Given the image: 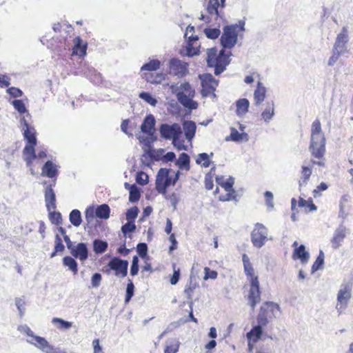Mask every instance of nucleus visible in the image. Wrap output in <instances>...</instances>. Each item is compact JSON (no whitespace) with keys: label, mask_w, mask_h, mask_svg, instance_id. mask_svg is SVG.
<instances>
[{"label":"nucleus","mask_w":353,"mask_h":353,"mask_svg":"<svg viewBox=\"0 0 353 353\" xmlns=\"http://www.w3.org/2000/svg\"><path fill=\"white\" fill-rule=\"evenodd\" d=\"M325 137L321 128V123L319 119H315L311 125V135L309 150L312 157L316 159L304 161L301 169V176L299 181V187L305 185L310 180L312 174V167L317 165L321 167L325 166Z\"/></svg>","instance_id":"1"},{"label":"nucleus","mask_w":353,"mask_h":353,"mask_svg":"<svg viewBox=\"0 0 353 353\" xmlns=\"http://www.w3.org/2000/svg\"><path fill=\"white\" fill-rule=\"evenodd\" d=\"M242 261L244 273L250 282V289L247 295L248 304L252 310H254L256 305L261 301V290L259 276L255 274L254 269L248 256L243 254Z\"/></svg>","instance_id":"2"},{"label":"nucleus","mask_w":353,"mask_h":353,"mask_svg":"<svg viewBox=\"0 0 353 353\" xmlns=\"http://www.w3.org/2000/svg\"><path fill=\"white\" fill-rule=\"evenodd\" d=\"M24 126L26 128L23 130V135L27 143L23 150V154L26 165L31 168L33 161L37 157L35 153V147L37 143L36 130L33 127L30 126L26 121ZM30 170L33 173L32 169L30 168Z\"/></svg>","instance_id":"3"},{"label":"nucleus","mask_w":353,"mask_h":353,"mask_svg":"<svg viewBox=\"0 0 353 353\" xmlns=\"http://www.w3.org/2000/svg\"><path fill=\"white\" fill-rule=\"evenodd\" d=\"M161 63L158 59H152L143 64L141 68V77L147 82L152 84H159L165 80V74L157 72L160 68Z\"/></svg>","instance_id":"4"},{"label":"nucleus","mask_w":353,"mask_h":353,"mask_svg":"<svg viewBox=\"0 0 353 353\" xmlns=\"http://www.w3.org/2000/svg\"><path fill=\"white\" fill-rule=\"evenodd\" d=\"M216 182L218 185L214 193L218 194V199L221 201H230L236 200V194L235 190L233 188L234 183V179L230 177L227 180L224 179V177L216 176Z\"/></svg>","instance_id":"5"},{"label":"nucleus","mask_w":353,"mask_h":353,"mask_svg":"<svg viewBox=\"0 0 353 353\" xmlns=\"http://www.w3.org/2000/svg\"><path fill=\"white\" fill-rule=\"evenodd\" d=\"M172 170L167 168H161L157 176L156 190L157 191L167 197V188L170 185H174L179 179V171L173 172L174 176L170 175Z\"/></svg>","instance_id":"6"},{"label":"nucleus","mask_w":353,"mask_h":353,"mask_svg":"<svg viewBox=\"0 0 353 353\" xmlns=\"http://www.w3.org/2000/svg\"><path fill=\"white\" fill-rule=\"evenodd\" d=\"M244 21H239L238 24L225 26L221 37V43L224 48H232L237 41L238 34L244 31Z\"/></svg>","instance_id":"7"},{"label":"nucleus","mask_w":353,"mask_h":353,"mask_svg":"<svg viewBox=\"0 0 353 353\" xmlns=\"http://www.w3.org/2000/svg\"><path fill=\"white\" fill-rule=\"evenodd\" d=\"M229 56L225 54L223 50H221L217 54L216 48L209 49L208 51L207 63L208 66L214 68L215 74L222 72L225 66L229 63Z\"/></svg>","instance_id":"8"},{"label":"nucleus","mask_w":353,"mask_h":353,"mask_svg":"<svg viewBox=\"0 0 353 353\" xmlns=\"http://www.w3.org/2000/svg\"><path fill=\"white\" fill-rule=\"evenodd\" d=\"M161 136L168 140H172V143L179 148L183 146V141L181 139L182 130L179 124L174 123L172 125L162 124L159 128Z\"/></svg>","instance_id":"9"},{"label":"nucleus","mask_w":353,"mask_h":353,"mask_svg":"<svg viewBox=\"0 0 353 353\" xmlns=\"http://www.w3.org/2000/svg\"><path fill=\"white\" fill-rule=\"evenodd\" d=\"M22 331L30 337L28 342L34 345L45 353H65L50 345L47 340L41 336H36L28 326L22 327Z\"/></svg>","instance_id":"10"},{"label":"nucleus","mask_w":353,"mask_h":353,"mask_svg":"<svg viewBox=\"0 0 353 353\" xmlns=\"http://www.w3.org/2000/svg\"><path fill=\"white\" fill-rule=\"evenodd\" d=\"M180 92L177 94L179 102L185 108L195 110L198 108V103L193 101L195 90L188 82L182 83L179 87Z\"/></svg>","instance_id":"11"},{"label":"nucleus","mask_w":353,"mask_h":353,"mask_svg":"<svg viewBox=\"0 0 353 353\" xmlns=\"http://www.w3.org/2000/svg\"><path fill=\"white\" fill-rule=\"evenodd\" d=\"M280 309L279 304L272 301H265L260 307L256 318L258 323L266 325L270 320L276 318V313L280 312Z\"/></svg>","instance_id":"12"},{"label":"nucleus","mask_w":353,"mask_h":353,"mask_svg":"<svg viewBox=\"0 0 353 353\" xmlns=\"http://www.w3.org/2000/svg\"><path fill=\"white\" fill-rule=\"evenodd\" d=\"M352 283L347 282L343 283L341 286V289L339 290L337 294V310L341 312L344 311L347 305L348 302L352 297Z\"/></svg>","instance_id":"13"},{"label":"nucleus","mask_w":353,"mask_h":353,"mask_svg":"<svg viewBox=\"0 0 353 353\" xmlns=\"http://www.w3.org/2000/svg\"><path fill=\"white\" fill-rule=\"evenodd\" d=\"M106 267L107 269L104 272L107 274H110V270H113L115 276L123 278L128 274V262L118 257H113Z\"/></svg>","instance_id":"14"},{"label":"nucleus","mask_w":353,"mask_h":353,"mask_svg":"<svg viewBox=\"0 0 353 353\" xmlns=\"http://www.w3.org/2000/svg\"><path fill=\"white\" fill-rule=\"evenodd\" d=\"M268 231L267 228L261 223L255 224L253 230L251 232V241L253 245L260 248L268 241Z\"/></svg>","instance_id":"15"},{"label":"nucleus","mask_w":353,"mask_h":353,"mask_svg":"<svg viewBox=\"0 0 353 353\" xmlns=\"http://www.w3.org/2000/svg\"><path fill=\"white\" fill-rule=\"evenodd\" d=\"M188 66L189 64L187 62L178 58H172L169 61L170 74L178 78H183L189 72Z\"/></svg>","instance_id":"16"},{"label":"nucleus","mask_w":353,"mask_h":353,"mask_svg":"<svg viewBox=\"0 0 353 353\" xmlns=\"http://www.w3.org/2000/svg\"><path fill=\"white\" fill-rule=\"evenodd\" d=\"M219 81L210 74H204L201 78V94L203 97H215L214 92Z\"/></svg>","instance_id":"17"},{"label":"nucleus","mask_w":353,"mask_h":353,"mask_svg":"<svg viewBox=\"0 0 353 353\" xmlns=\"http://www.w3.org/2000/svg\"><path fill=\"white\" fill-rule=\"evenodd\" d=\"M200 286L199 282L195 278L190 277L188 282L185 284L183 293L186 299L190 301V305L193 304V297L199 290Z\"/></svg>","instance_id":"18"},{"label":"nucleus","mask_w":353,"mask_h":353,"mask_svg":"<svg viewBox=\"0 0 353 353\" xmlns=\"http://www.w3.org/2000/svg\"><path fill=\"white\" fill-rule=\"evenodd\" d=\"M70 252L73 257L79 259L81 262L88 258V249L85 243H79L77 245H74Z\"/></svg>","instance_id":"19"},{"label":"nucleus","mask_w":353,"mask_h":353,"mask_svg":"<svg viewBox=\"0 0 353 353\" xmlns=\"http://www.w3.org/2000/svg\"><path fill=\"white\" fill-rule=\"evenodd\" d=\"M54 185H55V180H53V184L46 187L44 192L46 205L48 211L54 210L56 208V196L52 189Z\"/></svg>","instance_id":"20"},{"label":"nucleus","mask_w":353,"mask_h":353,"mask_svg":"<svg viewBox=\"0 0 353 353\" xmlns=\"http://www.w3.org/2000/svg\"><path fill=\"white\" fill-rule=\"evenodd\" d=\"M292 245L295 247L292 254V259L294 260L299 259L303 264L307 263L310 259V254L306 251L305 245H301L297 247L298 243L296 241L294 242Z\"/></svg>","instance_id":"21"},{"label":"nucleus","mask_w":353,"mask_h":353,"mask_svg":"<svg viewBox=\"0 0 353 353\" xmlns=\"http://www.w3.org/2000/svg\"><path fill=\"white\" fill-rule=\"evenodd\" d=\"M73 47L72 55H77L79 57H83L86 55V51L88 48V43L83 42V40L80 37H76L73 39Z\"/></svg>","instance_id":"22"},{"label":"nucleus","mask_w":353,"mask_h":353,"mask_svg":"<svg viewBox=\"0 0 353 353\" xmlns=\"http://www.w3.org/2000/svg\"><path fill=\"white\" fill-rule=\"evenodd\" d=\"M225 1V0H221V3H219V0H208L206 10L209 15L214 17V19L216 20L219 17V8H223Z\"/></svg>","instance_id":"23"},{"label":"nucleus","mask_w":353,"mask_h":353,"mask_svg":"<svg viewBox=\"0 0 353 353\" xmlns=\"http://www.w3.org/2000/svg\"><path fill=\"white\" fill-rule=\"evenodd\" d=\"M197 41L198 37L196 35L192 34L188 37L185 46V54L188 57H192L199 53V45H198Z\"/></svg>","instance_id":"24"},{"label":"nucleus","mask_w":353,"mask_h":353,"mask_svg":"<svg viewBox=\"0 0 353 353\" xmlns=\"http://www.w3.org/2000/svg\"><path fill=\"white\" fill-rule=\"evenodd\" d=\"M155 119L152 114H148L144 119L141 125V130L142 132L151 135L154 130Z\"/></svg>","instance_id":"25"},{"label":"nucleus","mask_w":353,"mask_h":353,"mask_svg":"<svg viewBox=\"0 0 353 353\" xmlns=\"http://www.w3.org/2000/svg\"><path fill=\"white\" fill-rule=\"evenodd\" d=\"M41 175L51 179H56L58 175L57 165L51 161H48L42 168ZM56 181V179H54Z\"/></svg>","instance_id":"26"},{"label":"nucleus","mask_w":353,"mask_h":353,"mask_svg":"<svg viewBox=\"0 0 353 353\" xmlns=\"http://www.w3.org/2000/svg\"><path fill=\"white\" fill-rule=\"evenodd\" d=\"M266 89L260 81L258 82L256 90L254 92V100L256 105H260L265 99Z\"/></svg>","instance_id":"27"},{"label":"nucleus","mask_w":353,"mask_h":353,"mask_svg":"<svg viewBox=\"0 0 353 353\" xmlns=\"http://www.w3.org/2000/svg\"><path fill=\"white\" fill-rule=\"evenodd\" d=\"M345 238V231L344 229H337L333 237L331 239L332 247L334 249H337L341 245V243Z\"/></svg>","instance_id":"28"},{"label":"nucleus","mask_w":353,"mask_h":353,"mask_svg":"<svg viewBox=\"0 0 353 353\" xmlns=\"http://www.w3.org/2000/svg\"><path fill=\"white\" fill-rule=\"evenodd\" d=\"M183 125L186 139L188 141H191L196 133V126L195 123L192 121H184Z\"/></svg>","instance_id":"29"},{"label":"nucleus","mask_w":353,"mask_h":353,"mask_svg":"<svg viewBox=\"0 0 353 353\" xmlns=\"http://www.w3.org/2000/svg\"><path fill=\"white\" fill-rule=\"evenodd\" d=\"M274 107L273 101L266 103L265 108L261 113V117L265 122H269L274 115Z\"/></svg>","instance_id":"30"},{"label":"nucleus","mask_w":353,"mask_h":353,"mask_svg":"<svg viewBox=\"0 0 353 353\" xmlns=\"http://www.w3.org/2000/svg\"><path fill=\"white\" fill-rule=\"evenodd\" d=\"M262 325H257L247 333V338L250 341L256 343L260 339L263 333Z\"/></svg>","instance_id":"31"},{"label":"nucleus","mask_w":353,"mask_h":353,"mask_svg":"<svg viewBox=\"0 0 353 353\" xmlns=\"http://www.w3.org/2000/svg\"><path fill=\"white\" fill-rule=\"evenodd\" d=\"M231 132L228 137L225 139L226 141H248V135L245 132H239L238 130L234 128H231Z\"/></svg>","instance_id":"32"},{"label":"nucleus","mask_w":353,"mask_h":353,"mask_svg":"<svg viewBox=\"0 0 353 353\" xmlns=\"http://www.w3.org/2000/svg\"><path fill=\"white\" fill-rule=\"evenodd\" d=\"M236 112L239 116L245 115L248 112L250 102L247 99H241L236 102Z\"/></svg>","instance_id":"33"},{"label":"nucleus","mask_w":353,"mask_h":353,"mask_svg":"<svg viewBox=\"0 0 353 353\" xmlns=\"http://www.w3.org/2000/svg\"><path fill=\"white\" fill-rule=\"evenodd\" d=\"M347 41V30L344 28L343 30L337 35L335 43L334 49H343L345 47V43Z\"/></svg>","instance_id":"34"},{"label":"nucleus","mask_w":353,"mask_h":353,"mask_svg":"<svg viewBox=\"0 0 353 353\" xmlns=\"http://www.w3.org/2000/svg\"><path fill=\"white\" fill-rule=\"evenodd\" d=\"M125 187L130 190L129 201L133 203L138 201L140 199L141 194L137 185L134 184L130 185L128 183H125Z\"/></svg>","instance_id":"35"},{"label":"nucleus","mask_w":353,"mask_h":353,"mask_svg":"<svg viewBox=\"0 0 353 353\" xmlns=\"http://www.w3.org/2000/svg\"><path fill=\"white\" fill-rule=\"evenodd\" d=\"M176 164L180 169H184L186 171H189L190 169L189 155L185 152L181 153L179 155Z\"/></svg>","instance_id":"36"},{"label":"nucleus","mask_w":353,"mask_h":353,"mask_svg":"<svg viewBox=\"0 0 353 353\" xmlns=\"http://www.w3.org/2000/svg\"><path fill=\"white\" fill-rule=\"evenodd\" d=\"M110 209L108 205L102 204L99 205L95 210V216L103 219H107L110 216Z\"/></svg>","instance_id":"37"},{"label":"nucleus","mask_w":353,"mask_h":353,"mask_svg":"<svg viewBox=\"0 0 353 353\" xmlns=\"http://www.w3.org/2000/svg\"><path fill=\"white\" fill-rule=\"evenodd\" d=\"M63 264L68 267V269L73 273V274H77L78 272V265L77 261L74 258L66 256L63 259Z\"/></svg>","instance_id":"38"},{"label":"nucleus","mask_w":353,"mask_h":353,"mask_svg":"<svg viewBox=\"0 0 353 353\" xmlns=\"http://www.w3.org/2000/svg\"><path fill=\"white\" fill-rule=\"evenodd\" d=\"M108 248V244L106 241L95 239L93 241V251L96 254H103L104 253Z\"/></svg>","instance_id":"39"},{"label":"nucleus","mask_w":353,"mask_h":353,"mask_svg":"<svg viewBox=\"0 0 353 353\" xmlns=\"http://www.w3.org/2000/svg\"><path fill=\"white\" fill-rule=\"evenodd\" d=\"M180 343L176 339H173L165 347L164 353H176L179 349Z\"/></svg>","instance_id":"40"},{"label":"nucleus","mask_w":353,"mask_h":353,"mask_svg":"<svg viewBox=\"0 0 353 353\" xmlns=\"http://www.w3.org/2000/svg\"><path fill=\"white\" fill-rule=\"evenodd\" d=\"M52 322L59 330H64L70 329L72 323L60 318H53Z\"/></svg>","instance_id":"41"},{"label":"nucleus","mask_w":353,"mask_h":353,"mask_svg":"<svg viewBox=\"0 0 353 353\" xmlns=\"http://www.w3.org/2000/svg\"><path fill=\"white\" fill-rule=\"evenodd\" d=\"M172 268L173 270V274L170 276L169 281L171 285H176L181 277V269L179 268L176 263H172Z\"/></svg>","instance_id":"42"},{"label":"nucleus","mask_w":353,"mask_h":353,"mask_svg":"<svg viewBox=\"0 0 353 353\" xmlns=\"http://www.w3.org/2000/svg\"><path fill=\"white\" fill-rule=\"evenodd\" d=\"M70 221L76 227H78L81 223V215L79 210H73L70 214Z\"/></svg>","instance_id":"43"},{"label":"nucleus","mask_w":353,"mask_h":353,"mask_svg":"<svg viewBox=\"0 0 353 353\" xmlns=\"http://www.w3.org/2000/svg\"><path fill=\"white\" fill-rule=\"evenodd\" d=\"M65 246L63 244L62 239L59 234H56L54 239V250L51 254L50 256L54 257L58 252H61L64 250Z\"/></svg>","instance_id":"44"},{"label":"nucleus","mask_w":353,"mask_h":353,"mask_svg":"<svg viewBox=\"0 0 353 353\" xmlns=\"http://www.w3.org/2000/svg\"><path fill=\"white\" fill-rule=\"evenodd\" d=\"M299 207L307 208L309 212L314 211L316 210V206L313 203L312 199L305 200L301 197H299Z\"/></svg>","instance_id":"45"},{"label":"nucleus","mask_w":353,"mask_h":353,"mask_svg":"<svg viewBox=\"0 0 353 353\" xmlns=\"http://www.w3.org/2000/svg\"><path fill=\"white\" fill-rule=\"evenodd\" d=\"M197 164H201L203 168H208L210 165L211 161L207 153L199 154L196 159Z\"/></svg>","instance_id":"46"},{"label":"nucleus","mask_w":353,"mask_h":353,"mask_svg":"<svg viewBox=\"0 0 353 353\" xmlns=\"http://www.w3.org/2000/svg\"><path fill=\"white\" fill-rule=\"evenodd\" d=\"M324 263V254L320 251L319 256L316 259L312 266V272H314L321 269Z\"/></svg>","instance_id":"47"},{"label":"nucleus","mask_w":353,"mask_h":353,"mask_svg":"<svg viewBox=\"0 0 353 353\" xmlns=\"http://www.w3.org/2000/svg\"><path fill=\"white\" fill-rule=\"evenodd\" d=\"M204 32L206 37L211 39H217L221 34V31L218 28H205Z\"/></svg>","instance_id":"48"},{"label":"nucleus","mask_w":353,"mask_h":353,"mask_svg":"<svg viewBox=\"0 0 353 353\" xmlns=\"http://www.w3.org/2000/svg\"><path fill=\"white\" fill-rule=\"evenodd\" d=\"M15 110H17L20 114H24L27 110L23 101L21 99H15L12 102Z\"/></svg>","instance_id":"49"},{"label":"nucleus","mask_w":353,"mask_h":353,"mask_svg":"<svg viewBox=\"0 0 353 353\" xmlns=\"http://www.w3.org/2000/svg\"><path fill=\"white\" fill-rule=\"evenodd\" d=\"M139 97L141 99H142L143 100H144L145 101H146L150 105H153V106H154L157 103V101L156 100V99L152 97V96L148 92H141L139 94Z\"/></svg>","instance_id":"50"},{"label":"nucleus","mask_w":353,"mask_h":353,"mask_svg":"<svg viewBox=\"0 0 353 353\" xmlns=\"http://www.w3.org/2000/svg\"><path fill=\"white\" fill-rule=\"evenodd\" d=\"M165 150L164 149L154 150L150 151V156L154 161H162L163 159Z\"/></svg>","instance_id":"51"},{"label":"nucleus","mask_w":353,"mask_h":353,"mask_svg":"<svg viewBox=\"0 0 353 353\" xmlns=\"http://www.w3.org/2000/svg\"><path fill=\"white\" fill-rule=\"evenodd\" d=\"M134 285L132 281H129L127 284L126 294L125 297V302L128 303L134 295Z\"/></svg>","instance_id":"52"},{"label":"nucleus","mask_w":353,"mask_h":353,"mask_svg":"<svg viewBox=\"0 0 353 353\" xmlns=\"http://www.w3.org/2000/svg\"><path fill=\"white\" fill-rule=\"evenodd\" d=\"M49 218L51 222L56 225L61 223L62 218L60 212H54L52 210L49 211Z\"/></svg>","instance_id":"53"},{"label":"nucleus","mask_w":353,"mask_h":353,"mask_svg":"<svg viewBox=\"0 0 353 353\" xmlns=\"http://www.w3.org/2000/svg\"><path fill=\"white\" fill-rule=\"evenodd\" d=\"M217 276H218V273L216 271L211 270L208 267L204 268V276H203L204 280H208L210 279H216L217 278Z\"/></svg>","instance_id":"54"},{"label":"nucleus","mask_w":353,"mask_h":353,"mask_svg":"<svg viewBox=\"0 0 353 353\" xmlns=\"http://www.w3.org/2000/svg\"><path fill=\"white\" fill-rule=\"evenodd\" d=\"M137 250L141 258L145 259L147 257L148 246L145 243H140L137 246Z\"/></svg>","instance_id":"55"},{"label":"nucleus","mask_w":353,"mask_h":353,"mask_svg":"<svg viewBox=\"0 0 353 353\" xmlns=\"http://www.w3.org/2000/svg\"><path fill=\"white\" fill-rule=\"evenodd\" d=\"M139 213V210L137 207H133L128 210L126 212V219L128 221L134 222V219L137 216Z\"/></svg>","instance_id":"56"},{"label":"nucleus","mask_w":353,"mask_h":353,"mask_svg":"<svg viewBox=\"0 0 353 353\" xmlns=\"http://www.w3.org/2000/svg\"><path fill=\"white\" fill-rule=\"evenodd\" d=\"M212 170H213V168H212L210 171H212ZM204 183H205V187L207 190H210L213 188L214 183H213V179H212V175L211 174V172H210L205 174Z\"/></svg>","instance_id":"57"},{"label":"nucleus","mask_w":353,"mask_h":353,"mask_svg":"<svg viewBox=\"0 0 353 353\" xmlns=\"http://www.w3.org/2000/svg\"><path fill=\"white\" fill-rule=\"evenodd\" d=\"M139 272V258L137 256H134L130 268V274L135 276Z\"/></svg>","instance_id":"58"},{"label":"nucleus","mask_w":353,"mask_h":353,"mask_svg":"<svg viewBox=\"0 0 353 353\" xmlns=\"http://www.w3.org/2000/svg\"><path fill=\"white\" fill-rule=\"evenodd\" d=\"M136 181L137 183L144 185L148 182V176L145 172H140L137 175Z\"/></svg>","instance_id":"59"},{"label":"nucleus","mask_w":353,"mask_h":353,"mask_svg":"<svg viewBox=\"0 0 353 353\" xmlns=\"http://www.w3.org/2000/svg\"><path fill=\"white\" fill-rule=\"evenodd\" d=\"M136 225L132 221H128L121 228V231L125 235L128 232H132L135 230Z\"/></svg>","instance_id":"60"},{"label":"nucleus","mask_w":353,"mask_h":353,"mask_svg":"<svg viewBox=\"0 0 353 353\" xmlns=\"http://www.w3.org/2000/svg\"><path fill=\"white\" fill-rule=\"evenodd\" d=\"M7 92L12 97H20L23 94V92L18 88L10 87L7 90Z\"/></svg>","instance_id":"61"},{"label":"nucleus","mask_w":353,"mask_h":353,"mask_svg":"<svg viewBox=\"0 0 353 353\" xmlns=\"http://www.w3.org/2000/svg\"><path fill=\"white\" fill-rule=\"evenodd\" d=\"M59 232L63 236V239L66 243L67 248H68L69 250H70L74 247V245L71 241L70 237L68 235H66L65 230L63 228H59Z\"/></svg>","instance_id":"62"},{"label":"nucleus","mask_w":353,"mask_h":353,"mask_svg":"<svg viewBox=\"0 0 353 353\" xmlns=\"http://www.w3.org/2000/svg\"><path fill=\"white\" fill-rule=\"evenodd\" d=\"M102 277L101 274L94 273L91 278V283L92 285L94 288H97L99 286Z\"/></svg>","instance_id":"63"},{"label":"nucleus","mask_w":353,"mask_h":353,"mask_svg":"<svg viewBox=\"0 0 353 353\" xmlns=\"http://www.w3.org/2000/svg\"><path fill=\"white\" fill-rule=\"evenodd\" d=\"M129 123H130V120L129 119H125L122 121L121 124V130L125 133L127 135H128L129 137H132L133 135V133L132 132V130L129 131L128 130V125H129Z\"/></svg>","instance_id":"64"}]
</instances>
